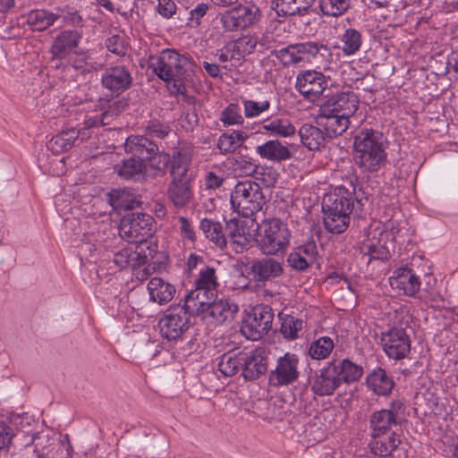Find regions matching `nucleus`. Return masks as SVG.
Segmentation results:
<instances>
[{"label":"nucleus","mask_w":458,"mask_h":458,"mask_svg":"<svg viewBox=\"0 0 458 458\" xmlns=\"http://www.w3.org/2000/svg\"><path fill=\"white\" fill-rule=\"evenodd\" d=\"M381 344L386 354L395 360L406 358L411 352L410 336L402 327H393L383 332Z\"/></svg>","instance_id":"nucleus-13"},{"label":"nucleus","mask_w":458,"mask_h":458,"mask_svg":"<svg viewBox=\"0 0 458 458\" xmlns=\"http://www.w3.org/2000/svg\"><path fill=\"white\" fill-rule=\"evenodd\" d=\"M233 166L240 175L244 176L252 175L259 168L256 162L251 157L246 156H237L234 158Z\"/></svg>","instance_id":"nucleus-52"},{"label":"nucleus","mask_w":458,"mask_h":458,"mask_svg":"<svg viewBox=\"0 0 458 458\" xmlns=\"http://www.w3.org/2000/svg\"><path fill=\"white\" fill-rule=\"evenodd\" d=\"M335 369L340 379V384L343 382L350 383L357 381L363 374L362 367L352 362L348 359L335 362Z\"/></svg>","instance_id":"nucleus-42"},{"label":"nucleus","mask_w":458,"mask_h":458,"mask_svg":"<svg viewBox=\"0 0 458 458\" xmlns=\"http://www.w3.org/2000/svg\"><path fill=\"white\" fill-rule=\"evenodd\" d=\"M145 164L135 157L123 160L122 165L115 166L118 175L124 179H134L142 174L145 170Z\"/></svg>","instance_id":"nucleus-43"},{"label":"nucleus","mask_w":458,"mask_h":458,"mask_svg":"<svg viewBox=\"0 0 458 458\" xmlns=\"http://www.w3.org/2000/svg\"><path fill=\"white\" fill-rule=\"evenodd\" d=\"M105 45L109 52L116 55L123 56L126 54L127 48L124 40L119 35H113L107 38Z\"/></svg>","instance_id":"nucleus-57"},{"label":"nucleus","mask_w":458,"mask_h":458,"mask_svg":"<svg viewBox=\"0 0 458 458\" xmlns=\"http://www.w3.org/2000/svg\"><path fill=\"white\" fill-rule=\"evenodd\" d=\"M73 54L75 56L71 61L72 67L76 70H86L88 60L89 59V52L83 50H75Z\"/></svg>","instance_id":"nucleus-62"},{"label":"nucleus","mask_w":458,"mask_h":458,"mask_svg":"<svg viewBox=\"0 0 458 458\" xmlns=\"http://www.w3.org/2000/svg\"><path fill=\"white\" fill-rule=\"evenodd\" d=\"M238 310L237 304L229 300L216 301L208 309L207 318H211L216 323L222 324L233 320Z\"/></svg>","instance_id":"nucleus-35"},{"label":"nucleus","mask_w":458,"mask_h":458,"mask_svg":"<svg viewBox=\"0 0 458 458\" xmlns=\"http://www.w3.org/2000/svg\"><path fill=\"white\" fill-rule=\"evenodd\" d=\"M299 360L295 354L285 353L277 360L276 368L269 375V383L274 386L293 383L299 377Z\"/></svg>","instance_id":"nucleus-18"},{"label":"nucleus","mask_w":458,"mask_h":458,"mask_svg":"<svg viewBox=\"0 0 458 458\" xmlns=\"http://www.w3.org/2000/svg\"><path fill=\"white\" fill-rule=\"evenodd\" d=\"M359 98L352 91H342L327 95L319 105L320 115L339 114L351 118L359 108Z\"/></svg>","instance_id":"nucleus-9"},{"label":"nucleus","mask_w":458,"mask_h":458,"mask_svg":"<svg viewBox=\"0 0 458 458\" xmlns=\"http://www.w3.org/2000/svg\"><path fill=\"white\" fill-rule=\"evenodd\" d=\"M366 381L369 389L377 395H389L394 386L393 378L379 367L368 375Z\"/></svg>","instance_id":"nucleus-30"},{"label":"nucleus","mask_w":458,"mask_h":458,"mask_svg":"<svg viewBox=\"0 0 458 458\" xmlns=\"http://www.w3.org/2000/svg\"><path fill=\"white\" fill-rule=\"evenodd\" d=\"M248 273L256 284L266 285L284 274V267L279 260L267 256L252 260Z\"/></svg>","instance_id":"nucleus-16"},{"label":"nucleus","mask_w":458,"mask_h":458,"mask_svg":"<svg viewBox=\"0 0 458 458\" xmlns=\"http://www.w3.org/2000/svg\"><path fill=\"white\" fill-rule=\"evenodd\" d=\"M318 123L324 127L328 139L343 134L348 129L350 118L339 114L320 115L318 113Z\"/></svg>","instance_id":"nucleus-34"},{"label":"nucleus","mask_w":458,"mask_h":458,"mask_svg":"<svg viewBox=\"0 0 458 458\" xmlns=\"http://www.w3.org/2000/svg\"><path fill=\"white\" fill-rule=\"evenodd\" d=\"M191 178H172L167 189V196L176 208H183L192 199Z\"/></svg>","instance_id":"nucleus-26"},{"label":"nucleus","mask_w":458,"mask_h":458,"mask_svg":"<svg viewBox=\"0 0 458 458\" xmlns=\"http://www.w3.org/2000/svg\"><path fill=\"white\" fill-rule=\"evenodd\" d=\"M350 7L349 0H318V8L322 15L338 17Z\"/></svg>","instance_id":"nucleus-47"},{"label":"nucleus","mask_w":458,"mask_h":458,"mask_svg":"<svg viewBox=\"0 0 458 458\" xmlns=\"http://www.w3.org/2000/svg\"><path fill=\"white\" fill-rule=\"evenodd\" d=\"M278 176L279 174L275 169L268 168L264 170V172L259 173L256 179L261 181L264 186L268 189L275 185L277 182Z\"/></svg>","instance_id":"nucleus-61"},{"label":"nucleus","mask_w":458,"mask_h":458,"mask_svg":"<svg viewBox=\"0 0 458 458\" xmlns=\"http://www.w3.org/2000/svg\"><path fill=\"white\" fill-rule=\"evenodd\" d=\"M13 437V428L5 423L0 422V455L8 454Z\"/></svg>","instance_id":"nucleus-55"},{"label":"nucleus","mask_w":458,"mask_h":458,"mask_svg":"<svg viewBox=\"0 0 458 458\" xmlns=\"http://www.w3.org/2000/svg\"><path fill=\"white\" fill-rule=\"evenodd\" d=\"M231 243L235 247L236 252L242 251L247 249L250 244L249 234L246 233V229L242 230L239 234L230 239Z\"/></svg>","instance_id":"nucleus-63"},{"label":"nucleus","mask_w":458,"mask_h":458,"mask_svg":"<svg viewBox=\"0 0 458 458\" xmlns=\"http://www.w3.org/2000/svg\"><path fill=\"white\" fill-rule=\"evenodd\" d=\"M244 114L246 117H256L270 107V103L267 100L254 101L243 100Z\"/></svg>","instance_id":"nucleus-53"},{"label":"nucleus","mask_w":458,"mask_h":458,"mask_svg":"<svg viewBox=\"0 0 458 458\" xmlns=\"http://www.w3.org/2000/svg\"><path fill=\"white\" fill-rule=\"evenodd\" d=\"M389 284L393 289L398 290L399 293L407 296H414L420 288V278L408 267L397 268L389 277Z\"/></svg>","instance_id":"nucleus-23"},{"label":"nucleus","mask_w":458,"mask_h":458,"mask_svg":"<svg viewBox=\"0 0 458 458\" xmlns=\"http://www.w3.org/2000/svg\"><path fill=\"white\" fill-rule=\"evenodd\" d=\"M179 224H180V232L182 236L184 239H187L188 241L193 242L196 240V233L194 230V226L192 223L187 219L184 216H180L178 218Z\"/></svg>","instance_id":"nucleus-59"},{"label":"nucleus","mask_w":458,"mask_h":458,"mask_svg":"<svg viewBox=\"0 0 458 458\" xmlns=\"http://www.w3.org/2000/svg\"><path fill=\"white\" fill-rule=\"evenodd\" d=\"M351 188L352 190L339 186L323 198V222L326 229L331 233H344L349 226L352 212L360 211L368 201L361 189L357 191L352 183Z\"/></svg>","instance_id":"nucleus-1"},{"label":"nucleus","mask_w":458,"mask_h":458,"mask_svg":"<svg viewBox=\"0 0 458 458\" xmlns=\"http://www.w3.org/2000/svg\"><path fill=\"white\" fill-rule=\"evenodd\" d=\"M303 327V320L289 316L285 318L281 325L282 335L288 339L298 338V332Z\"/></svg>","instance_id":"nucleus-51"},{"label":"nucleus","mask_w":458,"mask_h":458,"mask_svg":"<svg viewBox=\"0 0 458 458\" xmlns=\"http://www.w3.org/2000/svg\"><path fill=\"white\" fill-rule=\"evenodd\" d=\"M192 315L181 302L171 305L158 321L161 336L167 341L182 340L191 327Z\"/></svg>","instance_id":"nucleus-7"},{"label":"nucleus","mask_w":458,"mask_h":458,"mask_svg":"<svg viewBox=\"0 0 458 458\" xmlns=\"http://www.w3.org/2000/svg\"><path fill=\"white\" fill-rule=\"evenodd\" d=\"M291 232L286 223L279 218L264 221L259 227L257 243L262 253H284L290 243Z\"/></svg>","instance_id":"nucleus-5"},{"label":"nucleus","mask_w":458,"mask_h":458,"mask_svg":"<svg viewBox=\"0 0 458 458\" xmlns=\"http://www.w3.org/2000/svg\"><path fill=\"white\" fill-rule=\"evenodd\" d=\"M299 43L291 44L275 52V56L284 66L298 65L302 64Z\"/></svg>","instance_id":"nucleus-46"},{"label":"nucleus","mask_w":458,"mask_h":458,"mask_svg":"<svg viewBox=\"0 0 458 458\" xmlns=\"http://www.w3.org/2000/svg\"><path fill=\"white\" fill-rule=\"evenodd\" d=\"M124 149L136 158L150 162L160 174H164L167 167L170 156L159 150L158 146L148 137L140 135H131L126 139Z\"/></svg>","instance_id":"nucleus-6"},{"label":"nucleus","mask_w":458,"mask_h":458,"mask_svg":"<svg viewBox=\"0 0 458 458\" xmlns=\"http://www.w3.org/2000/svg\"><path fill=\"white\" fill-rule=\"evenodd\" d=\"M101 85L119 96L132 85V76L124 65H114L104 70L101 75Z\"/></svg>","instance_id":"nucleus-17"},{"label":"nucleus","mask_w":458,"mask_h":458,"mask_svg":"<svg viewBox=\"0 0 458 458\" xmlns=\"http://www.w3.org/2000/svg\"><path fill=\"white\" fill-rule=\"evenodd\" d=\"M354 162L363 171H378L386 162V143L382 132L362 129L353 140Z\"/></svg>","instance_id":"nucleus-2"},{"label":"nucleus","mask_w":458,"mask_h":458,"mask_svg":"<svg viewBox=\"0 0 458 458\" xmlns=\"http://www.w3.org/2000/svg\"><path fill=\"white\" fill-rule=\"evenodd\" d=\"M221 121L225 125L240 124L243 122L240 107L230 104L221 114Z\"/></svg>","instance_id":"nucleus-54"},{"label":"nucleus","mask_w":458,"mask_h":458,"mask_svg":"<svg viewBox=\"0 0 458 458\" xmlns=\"http://www.w3.org/2000/svg\"><path fill=\"white\" fill-rule=\"evenodd\" d=\"M274 314L269 306L256 307L242 323L241 332L247 339L259 340L271 329Z\"/></svg>","instance_id":"nucleus-11"},{"label":"nucleus","mask_w":458,"mask_h":458,"mask_svg":"<svg viewBox=\"0 0 458 458\" xmlns=\"http://www.w3.org/2000/svg\"><path fill=\"white\" fill-rule=\"evenodd\" d=\"M191 157L186 149H175L173 152L170 174L172 178H191L189 166Z\"/></svg>","instance_id":"nucleus-36"},{"label":"nucleus","mask_w":458,"mask_h":458,"mask_svg":"<svg viewBox=\"0 0 458 458\" xmlns=\"http://www.w3.org/2000/svg\"><path fill=\"white\" fill-rule=\"evenodd\" d=\"M256 153L263 159L272 162H282L292 157V153L287 146L278 140H270L256 147Z\"/></svg>","instance_id":"nucleus-29"},{"label":"nucleus","mask_w":458,"mask_h":458,"mask_svg":"<svg viewBox=\"0 0 458 458\" xmlns=\"http://www.w3.org/2000/svg\"><path fill=\"white\" fill-rule=\"evenodd\" d=\"M265 131L280 136L288 137L295 133V127L287 119L275 118L263 124Z\"/></svg>","instance_id":"nucleus-49"},{"label":"nucleus","mask_w":458,"mask_h":458,"mask_svg":"<svg viewBox=\"0 0 458 458\" xmlns=\"http://www.w3.org/2000/svg\"><path fill=\"white\" fill-rule=\"evenodd\" d=\"M231 205L238 215L252 218L262 210L266 204V196L259 183L246 180L239 182L231 193Z\"/></svg>","instance_id":"nucleus-4"},{"label":"nucleus","mask_w":458,"mask_h":458,"mask_svg":"<svg viewBox=\"0 0 458 458\" xmlns=\"http://www.w3.org/2000/svg\"><path fill=\"white\" fill-rule=\"evenodd\" d=\"M82 33L77 30H65L54 38L51 47V59L62 61L69 56L77 48Z\"/></svg>","instance_id":"nucleus-20"},{"label":"nucleus","mask_w":458,"mask_h":458,"mask_svg":"<svg viewBox=\"0 0 458 458\" xmlns=\"http://www.w3.org/2000/svg\"><path fill=\"white\" fill-rule=\"evenodd\" d=\"M216 295L217 291L195 288L184 297L183 305L192 316H202L205 319L208 309L216 300Z\"/></svg>","instance_id":"nucleus-21"},{"label":"nucleus","mask_w":458,"mask_h":458,"mask_svg":"<svg viewBox=\"0 0 458 458\" xmlns=\"http://www.w3.org/2000/svg\"><path fill=\"white\" fill-rule=\"evenodd\" d=\"M243 222L238 218H231L226 222L225 232L229 239L233 238L236 234H239L242 230H245Z\"/></svg>","instance_id":"nucleus-64"},{"label":"nucleus","mask_w":458,"mask_h":458,"mask_svg":"<svg viewBox=\"0 0 458 458\" xmlns=\"http://www.w3.org/2000/svg\"><path fill=\"white\" fill-rule=\"evenodd\" d=\"M335 369V361H332L315 374L310 383L311 391L315 394L331 395L341 386Z\"/></svg>","instance_id":"nucleus-19"},{"label":"nucleus","mask_w":458,"mask_h":458,"mask_svg":"<svg viewBox=\"0 0 458 458\" xmlns=\"http://www.w3.org/2000/svg\"><path fill=\"white\" fill-rule=\"evenodd\" d=\"M329 79L315 70L303 71L296 77L295 88L305 98L314 101L327 89Z\"/></svg>","instance_id":"nucleus-14"},{"label":"nucleus","mask_w":458,"mask_h":458,"mask_svg":"<svg viewBox=\"0 0 458 458\" xmlns=\"http://www.w3.org/2000/svg\"><path fill=\"white\" fill-rule=\"evenodd\" d=\"M318 248L314 242H308L295 248L288 256L290 267L298 271L308 269L316 262Z\"/></svg>","instance_id":"nucleus-25"},{"label":"nucleus","mask_w":458,"mask_h":458,"mask_svg":"<svg viewBox=\"0 0 458 458\" xmlns=\"http://www.w3.org/2000/svg\"><path fill=\"white\" fill-rule=\"evenodd\" d=\"M200 230L220 249L226 247L227 239L226 235L223 233L222 225L219 222H215L210 219L204 218L200 221Z\"/></svg>","instance_id":"nucleus-39"},{"label":"nucleus","mask_w":458,"mask_h":458,"mask_svg":"<svg viewBox=\"0 0 458 458\" xmlns=\"http://www.w3.org/2000/svg\"><path fill=\"white\" fill-rule=\"evenodd\" d=\"M362 253V259L367 264H369L372 260H387L389 259L388 250L381 245L379 242H366L360 248Z\"/></svg>","instance_id":"nucleus-45"},{"label":"nucleus","mask_w":458,"mask_h":458,"mask_svg":"<svg viewBox=\"0 0 458 458\" xmlns=\"http://www.w3.org/2000/svg\"><path fill=\"white\" fill-rule=\"evenodd\" d=\"M342 50L345 55H354L361 46V34L355 29H347L342 36Z\"/></svg>","instance_id":"nucleus-48"},{"label":"nucleus","mask_w":458,"mask_h":458,"mask_svg":"<svg viewBox=\"0 0 458 458\" xmlns=\"http://www.w3.org/2000/svg\"><path fill=\"white\" fill-rule=\"evenodd\" d=\"M147 261L148 255L142 246H124L114 252L113 262L120 269L135 270L146 264Z\"/></svg>","instance_id":"nucleus-22"},{"label":"nucleus","mask_w":458,"mask_h":458,"mask_svg":"<svg viewBox=\"0 0 458 458\" xmlns=\"http://www.w3.org/2000/svg\"><path fill=\"white\" fill-rule=\"evenodd\" d=\"M240 360L241 375L246 381L258 379L267 370V357L262 348L242 350Z\"/></svg>","instance_id":"nucleus-15"},{"label":"nucleus","mask_w":458,"mask_h":458,"mask_svg":"<svg viewBox=\"0 0 458 458\" xmlns=\"http://www.w3.org/2000/svg\"><path fill=\"white\" fill-rule=\"evenodd\" d=\"M26 23L34 31H44L60 18L59 13L47 9H35L29 12L26 16Z\"/></svg>","instance_id":"nucleus-32"},{"label":"nucleus","mask_w":458,"mask_h":458,"mask_svg":"<svg viewBox=\"0 0 458 458\" xmlns=\"http://www.w3.org/2000/svg\"><path fill=\"white\" fill-rule=\"evenodd\" d=\"M149 300L159 305L171 301L176 293L175 286L161 277L155 276L148 283Z\"/></svg>","instance_id":"nucleus-27"},{"label":"nucleus","mask_w":458,"mask_h":458,"mask_svg":"<svg viewBox=\"0 0 458 458\" xmlns=\"http://www.w3.org/2000/svg\"><path fill=\"white\" fill-rule=\"evenodd\" d=\"M209 5L206 3L198 4L190 11L189 21L191 26L197 27L200 24L201 19L207 14Z\"/></svg>","instance_id":"nucleus-58"},{"label":"nucleus","mask_w":458,"mask_h":458,"mask_svg":"<svg viewBox=\"0 0 458 458\" xmlns=\"http://www.w3.org/2000/svg\"><path fill=\"white\" fill-rule=\"evenodd\" d=\"M302 64H319L331 55L330 48L318 41L299 43Z\"/></svg>","instance_id":"nucleus-28"},{"label":"nucleus","mask_w":458,"mask_h":458,"mask_svg":"<svg viewBox=\"0 0 458 458\" xmlns=\"http://www.w3.org/2000/svg\"><path fill=\"white\" fill-rule=\"evenodd\" d=\"M242 350H232L224 353L218 362V370L225 377H232L241 370L240 355Z\"/></svg>","instance_id":"nucleus-41"},{"label":"nucleus","mask_w":458,"mask_h":458,"mask_svg":"<svg viewBox=\"0 0 458 458\" xmlns=\"http://www.w3.org/2000/svg\"><path fill=\"white\" fill-rule=\"evenodd\" d=\"M146 131L151 137L164 139L170 133L171 128L169 125L162 123L157 120H152L148 122Z\"/></svg>","instance_id":"nucleus-56"},{"label":"nucleus","mask_w":458,"mask_h":458,"mask_svg":"<svg viewBox=\"0 0 458 458\" xmlns=\"http://www.w3.org/2000/svg\"><path fill=\"white\" fill-rule=\"evenodd\" d=\"M157 13L165 19L172 18L176 13V4L173 0H157Z\"/></svg>","instance_id":"nucleus-60"},{"label":"nucleus","mask_w":458,"mask_h":458,"mask_svg":"<svg viewBox=\"0 0 458 458\" xmlns=\"http://www.w3.org/2000/svg\"><path fill=\"white\" fill-rule=\"evenodd\" d=\"M405 405L399 400H393L389 407L374 411L369 417L371 435L392 432L393 427L401 425L404 417Z\"/></svg>","instance_id":"nucleus-10"},{"label":"nucleus","mask_w":458,"mask_h":458,"mask_svg":"<svg viewBox=\"0 0 458 458\" xmlns=\"http://www.w3.org/2000/svg\"><path fill=\"white\" fill-rule=\"evenodd\" d=\"M108 203L113 209L120 212L122 210H131L138 206V201L134 199L133 194L127 190L114 189L106 196Z\"/></svg>","instance_id":"nucleus-38"},{"label":"nucleus","mask_w":458,"mask_h":458,"mask_svg":"<svg viewBox=\"0 0 458 458\" xmlns=\"http://www.w3.org/2000/svg\"><path fill=\"white\" fill-rule=\"evenodd\" d=\"M156 231L154 218L146 213H131L124 216L119 226V234L129 242L148 244L147 240Z\"/></svg>","instance_id":"nucleus-8"},{"label":"nucleus","mask_w":458,"mask_h":458,"mask_svg":"<svg viewBox=\"0 0 458 458\" xmlns=\"http://www.w3.org/2000/svg\"><path fill=\"white\" fill-rule=\"evenodd\" d=\"M81 137V140L88 137L87 133L74 128L64 130L52 138L51 147L55 151H65L71 149L75 141Z\"/></svg>","instance_id":"nucleus-37"},{"label":"nucleus","mask_w":458,"mask_h":458,"mask_svg":"<svg viewBox=\"0 0 458 458\" xmlns=\"http://www.w3.org/2000/svg\"><path fill=\"white\" fill-rule=\"evenodd\" d=\"M260 18V10L256 4H239L221 17L225 30L235 31L254 25Z\"/></svg>","instance_id":"nucleus-12"},{"label":"nucleus","mask_w":458,"mask_h":458,"mask_svg":"<svg viewBox=\"0 0 458 458\" xmlns=\"http://www.w3.org/2000/svg\"><path fill=\"white\" fill-rule=\"evenodd\" d=\"M247 139L246 132L242 131H233L223 133L217 140V148L222 154L234 152Z\"/></svg>","instance_id":"nucleus-40"},{"label":"nucleus","mask_w":458,"mask_h":458,"mask_svg":"<svg viewBox=\"0 0 458 458\" xmlns=\"http://www.w3.org/2000/svg\"><path fill=\"white\" fill-rule=\"evenodd\" d=\"M217 287L218 282L216 269L212 267L205 266L199 271V277L195 283V288L217 291Z\"/></svg>","instance_id":"nucleus-50"},{"label":"nucleus","mask_w":458,"mask_h":458,"mask_svg":"<svg viewBox=\"0 0 458 458\" xmlns=\"http://www.w3.org/2000/svg\"><path fill=\"white\" fill-rule=\"evenodd\" d=\"M334 347L335 343L331 337L322 336L311 342L309 355L313 360H324L330 355Z\"/></svg>","instance_id":"nucleus-44"},{"label":"nucleus","mask_w":458,"mask_h":458,"mask_svg":"<svg viewBox=\"0 0 458 458\" xmlns=\"http://www.w3.org/2000/svg\"><path fill=\"white\" fill-rule=\"evenodd\" d=\"M148 62L157 76L164 81L173 82L177 90L192 67L189 57L172 49L163 50L158 56H150Z\"/></svg>","instance_id":"nucleus-3"},{"label":"nucleus","mask_w":458,"mask_h":458,"mask_svg":"<svg viewBox=\"0 0 458 458\" xmlns=\"http://www.w3.org/2000/svg\"><path fill=\"white\" fill-rule=\"evenodd\" d=\"M316 0H273L274 9L279 16H302L309 13Z\"/></svg>","instance_id":"nucleus-31"},{"label":"nucleus","mask_w":458,"mask_h":458,"mask_svg":"<svg viewBox=\"0 0 458 458\" xmlns=\"http://www.w3.org/2000/svg\"><path fill=\"white\" fill-rule=\"evenodd\" d=\"M401 443V435L397 431L377 433L371 435L369 447L373 454L386 458L391 456Z\"/></svg>","instance_id":"nucleus-24"},{"label":"nucleus","mask_w":458,"mask_h":458,"mask_svg":"<svg viewBox=\"0 0 458 458\" xmlns=\"http://www.w3.org/2000/svg\"><path fill=\"white\" fill-rule=\"evenodd\" d=\"M299 136L301 143L310 150L319 149L328 139L324 130L310 124L302 125Z\"/></svg>","instance_id":"nucleus-33"}]
</instances>
